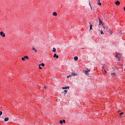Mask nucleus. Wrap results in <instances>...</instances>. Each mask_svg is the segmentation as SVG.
Segmentation results:
<instances>
[{"instance_id":"1","label":"nucleus","mask_w":125,"mask_h":125,"mask_svg":"<svg viewBox=\"0 0 125 125\" xmlns=\"http://www.w3.org/2000/svg\"><path fill=\"white\" fill-rule=\"evenodd\" d=\"M26 59H29V57H28L27 56H25L23 58H21V60H22L23 61H25Z\"/></svg>"},{"instance_id":"2","label":"nucleus","mask_w":125,"mask_h":125,"mask_svg":"<svg viewBox=\"0 0 125 125\" xmlns=\"http://www.w3.org/2000/svg\"><path fill=\"white\" fill-rule=\"evenodd\" d=\"M0 35L1 37H3V38L5 37V34H4V33H3L2 31L0 32Z\"/></svg>"},{"instance_id":"3","label":"nucleus","mask_w":125,"mask_h":125,"mask_svg":"<svg viewBox=\"0 0 125 125\" xmlns=\"http://www.w3.org/2000/svg\"><path fill=\"white\" fill-rule=\"evenodd\" d=\"M63 124H65L66 123V121H65V120H61L60 121V124H61V125H63Z\"/></svg>"},{"instance_id":"4","label":"nucleus","mask_w":125,"mask_h":125,"mask_svg":"<svg viewBox=\"0 0 125 125\" xmlns=\"http://www.w3.org/2000/svg\"><path fill=\"white\" fill-rule=\"evenodd\" d=\"M72 76L73 77H78V74L72 72L71 73Z\"/></svg>"},{"instance_id":"5","label":"nucleus","mask_w":125,"mask_h":125,"mask_svg":"<svg viewBox=\"0 0 125 125\" xmlns=\"http://www.w3.org/2000/svg\"><path fill=\"white\" fill-rule=\"evenodd\" d=\"M115 3L116 5H120V4H121V2H120L119 0L116 1Z\"/></svg>"},{"instance_id":"6","label":"nucleus","mask_w":125,"mask_h":125,"mask_svg":"<svg viewBox=\"0 0 125 125\" xmlns=\"http://www.w3.org/2000/svg\"><path fill=\"white\" fill-rule=\"evenodd\" d=\"M32 50L35 51V52L37 53L38 52V50L35 48V47H32Z\"/></svg>"},{"instance_id":"7","label":"nucleus","mask_w":125,"mask_h":125,"mask_svg":"<svg viewBox=\"0 0 125 125\" xmlns=\"http://www.w3.org/2000/svg\"><path fill=\"white\" fill-rule=\"evenodd\" d=\"M67 88L68 89H69V88H70L69 86H66V87H62V89H67Z\"/></svg>"},{"instance_id":"8","label":"nucleus","mask_w":125,"mask_h":125,"mask_svg":"<svg viewBox=\"0 0 125 125\" xmlns=\"http://www.w3.org/2000/svg\"><path fill=\"white\" fill-rule=\"evenodd\" d=\"M54 58H59V56L57 55V54H56V53H55L54 55Z\"/></svg>"},{"instance_id":"9","label":"nucleus","mask_w":125,"mask_h":125,"mask_svg":"<svg viewBox=\"0 0 125 125\" xmlns=\"http://www.w3.org/2000/svg\"><path fill=\"white\" fill-rule=\"evenodd\" d=\"M111 75L112 76V77H117V74H116L115 73H111Z\"/></svg>"},{"instance_id":"10","label":"nucleus","mask_w":125,"mask_h":125,"mask_svg":"<svg viewBox=\"0 0 125 125\" xmlns=\"http://www.w3.org/2000/svg\"><path fill=\"white\" fill-rule=\"evenodd\" d=\"M53 16H57V13H56V12H53Z\"/></svg>"},{"instance_id":"11","label":"nucleus","mask_w":125,"mask_h":125,"mask_svg":"<svg viewBox=\"0 0 125 125\" xmlns=\"http://www.w3.org/2000/svg\"><path fill=\"white\" fill-rule=\"evenodd\" d=\"M8 120H9V119L8 118H5L4 119V122H7L8 121Z\"/></svg>"},{"instance_id":"12","label":"nucleus","mask_w":125,"mask_h":125,"mask_svg":"<svg viewBox=\"0 0 125 125\" xmlns=\"http://www.w3.org/2000/svg\"><path fill=\"white\" fill-rule=\"evenodd\" d=\"M99 23H100L101 24H102V25H103V22L102 21L100 20V19H99Z\"/></svg>"},{"instance_id":"13","label":"nucleus","mask_w":125,"mask_h":125,"mask_svg":"<svg viewBox=\"0 0 125 125\" xmlns=\"http://www.w3.org/2000/svg\"><path fill=\"white\" fill-rule=\"evenodd\" d=\"M89 24L90 25V30H92V25L90 24V22H89Z\"/></svg>"},{"instance_id":"14","label":"nucleus","mask_w":125,"mask_h":125,"mask_svg":"<svg viewBox=\"0 0 125 125\" xmlns=\"http://www.w3.org/2000/svg\"><path fill=\"white\" fill-rule=\"evenodd\" d=\"M53 52H56V48L54 47L53 48Z\"/></svg>"},{"instance_id":"15","label":"nucleus","mask_w":125,"mask_h":125,"mask_svg":"<svg viewBox=\"0 0 125 125\" xmlns=\"http://www.w3.org/2000/svg\"><path fill=\"white\" fill-rule=\"evenodd\" d=\"M98 5H101V2H100V1L99 0H98Z\"/></svg>"},{"instance_id":"16","label":"nucleus","mask_w":125,"mask_h":125,"mask_svg":"<svg viewBox=\"0 0 125 125\" xmlns=\"http://www.w3.org/2000/svg\"><path fill=\"white\" fill-rule=\"evenodd\" d=\"M78 58L77 56H75L74 57V60L77 61V60H78Z\"/></svg>"},{"instance_id":"17","label":"nucleus","mask_w":125,"mask_h":125,"mask_svg":"<svg viewBox=\"0 0 125 125\" xmlns=\"http://www.w3.org/2000/svg\"><path fill=\"white\" fill-rule=\"evenodd\" d=\"M99 31H101V35H103V34H104V33H103V31H102V30H99Z\"/></svg>"},{"instance_id":"18","label":"nucleus","mask_w":125,"mask_h":125,"mask_svg":"<svg viewBox=\"0 0 125 125\" xmlns=\"http://www.w3.org/2000/svg\"><path fill=\"white\" fill-rule=\"evenodd\" d=\"M40 65H41V66H42V67H44V63H43L40 64Z\"/></svg>"},{"instance_id":"19","label":"nucleus","mask_w":125,"mask_h":125,"mask_svg":"<svg viewBox=\"0 0 125 125\" xmlns=\"http://www.w3.org/2000/svg\"><path fill=\"white\" fill-rule=\"evenodd\" d=\"M64 92H65L64 94H66V93H67L68 92V90H64Z\"/></svg>"},{"instance_id":"20","label":"nucleus","mask_w":125,"mask_h":125,"mask_svg":"<svg viewBox=\"0 0 125 125\" xmlns=\"http://www.w3.org/2000/svg\"><path fill=\"white\" fill-rule=\"evenodd\" d=\"M41 64H39V69H40V70H42V68L41 67Z\"/></svg>"},{"instance_id":"21","label":"nucleus","mask_w":125,"mask_h":125,"mask_svg":"<svg viewBox=\"0 0 125 125\" xmlns=\"http://www.w3.org/2000/svg\"><path fill=\"white\" fill-rule=\"evenodd\" d=\"M123 115H124V112H122V113H121L120 114V116L121 117H122V116H123Z\"/></svg>"},{"instance_id":"22","label":"nucleus","mask_w":125,"mask_h":125,"mask_svg":"<svg viewBox=\"0 0 125 125\" xmlns=\"http://www.w3.org/2000/svg\"><path fill=\"white\" fill-rule=\"evenodd\" d=\"M116 58H118V60H120V58L119 57V56H118V55H117L116 56Z\"/></svg>"},{"instance_id":"23","label":"nucleus","mask_w":125,"mask_h":125,"mask_svg":"<svg viewBox=\"0 0 125 125\" xmlns=\"http://www.w3.org/2000/svg\"><path fill=\"white\" fill-rule=\"evenodd\" d=\"M87 73H88V72H87L86 70L85 71V73L86 75H88V74Z\"/></svg>"},{"instance_id":"24","label":"nucleus","mask_w":125,"mask_h":125,"mask_svg":"<svg viewBox=\"0 0 125 125\" xmlns=\"http://www.w3.org/2000/svg\"><path fill=\"white\" fill-rule=\"evenodd\" d=\"M86 71L88 72V73H89V72H90V69H87Z\"/></svg>"},{"instance_id":"25","label":"nucleus","mask_w":125,"mask_h":125,"mask_svg":"<svg viewBox=\"0 0 125 125\" xmlns=\"http://www.w3.org/2000/svg\"><path fill=\"white\" fill-rule=\"evenodd\" d=\"M1 115H2V112L0 111V116H1Z\"/></svg>"},{"instance_id":"26","label":"nucleus","mask_w":125,"mask_h":125,"mask_svg":"<svg viewBox=\"0 0 125 125\" xmlns=\"http://www.w3.org/2000/svg\"><path fill=\"white\" fill-rule=\"evenodd\" d=\"M46 87H47V86H46V85H44V88L45 89V88H46Z\"/></svg>"},{"instance_id":"27","label":"nucleus","mask_w":125,"mask_h":125,"mask_svg":"<svg viewBox=\"0 0 125 125\" xmlns=\"http://www.w3.org/2000/svg\"><path fill=\"white\" fill-rule=\"evenodd\" d=\"M99 25L100 26V25H101V23L99 22Z\"/></svg>"},{"instance_id":"28","label":"nucleus","mask_w":125,"mask_h":125,"mask_svg":"<svg viewBox=\"0 0 125 125\" xmlns=\"http://www.w3.org/2000/svg\"><path fill=\"white\" fill-rule=\"evenodd\" d=\"M29 92H31V90H28Z\"/></svg>"},{"instance_id":"29","label":"nucleus","mask_w":125,"mask_h":125,"mask_svg":"<svg viewBox=\"0 0 125 125\" xmlns=\"http://www.w3.org/2000/svg\"><path fill=\"white\" fill-rule=\"evenodd\" d=\"M124 10L125 11V7H124Z\"/></svg>"},{"instance_id":"30","label":"nucleus","mask_w":125,"mask_h":125,"mask_svg":"<svg viewBox=\"0 0 125 125\" xmlns=\"http://www.w3.org/2000/svg\"><path fill=\"white\" fill-rule=\"evenodd\" d=\"M104 72H105V73H107V71H106L105 70H104Z\"/></svg>"},{"instance_id":"31","label":"nucleus","mask_w":125,"mask_h":125,"mask_svg":"<svg viewBox=\"0 0 125 125\" xmlns=\"http://www.w3.org/2000/svg\"><path fill=\"white\" fill-rule=\"evenodd\" d=\"M67 78H70V76H67Z\"/></svg>"},{"instance_id":"32","label":"nucleus","mask_w":125,"mask_h":125,"mask_svg":"<svg viewBox=\"0 0 125 125\" xmlns=\"http://www.w3.org/2000/svg\"><path fill=\"white\" fill-rule=\"evenodd\" d=\"M89 5H90V6H91V5H90V3H89Z\"/></svg>"},{"instance_id":"33","label":"nucleus","mask_w":125,"mask_h":125,"mask_svg":"<svg viewBox=\"0 0 125 125\" xmlns=\"http://www.w3.org/2000/svg\"><path fill=\"white\" fill-rule=\"evenodd\" d=\"M104 29H105V27L104 26Z\"/></svg>"},{"instance_id":"34","label":"nucleus","mask_w":125,"mask_h":125,"mask_svg":"<svg viewBox=\"0 0 125 125\" xmlns=\"http://www.w3.org/2000/svg\"><path fill=\"white\" fill-rule=\"evenodd\" d=\"M68 77H71V75L69 76Z\"/></svg>"}]
</instances>
